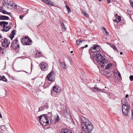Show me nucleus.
Instances as JSON below:
<instances>
[{"label":"nucleus","mask_w":133,"mask_h":133,"mask_svg":"<svg viewBox=\"0 0 133 133\" xmlns=\"http://www.w3.org/2000/svg\"><path fill=\"white\" fill-rule=\"evenodd\" d=\"M90 54L91 58L92 59H95L97 61V62L99 63L102 67H103L105 66V64L107 63V61L105 58H103L102 56L100 53L93 54L92 55L89 51Z\"/></svg>","instance_id":"1"},{"label":"nucleus","mask_w":133,"mask_h":133,"mask_svg":"<svg viewBox=\"0 0 133 133\" xmlns=\"http://www.w3.org/2000/svg\"><path fill=\"white\" fill-rule=\"evenodd\" d=\"M81 126L85 133H91L94 128L93 125L90 122L86 124H81Z\"/></svg>","instance_id":"2"},{"label":"nucleus","mask_w":133,"mask_h":133,"mask_svg":"<svg viewBox=\"0 0 133 133\" xmlns=\"http://www.w3.org/2000/svg\"><path fill=\"white\" fill-rule=\"evenodd\" d=\"M38 118L41 124L44 126H47L49 124V121L46 115H42L37 117Z\"/></svg>","instance_id":"3"},{"label":"nucleus","mask_w":133,"mask_h":133,"mask_svg":"<svg viewBox=\"0 0 133 133\" xmlns=\"http://www.w3.org/2000/svg\"><path fill=\"white\" fill-rule=\"evenodd\" d=\"M125 103H122L123 105L122 108V110L123 113L126 116H128V114L129 112L130 111V106L126 103L127 101L126 99H125L124 100Z\"/></svg>","instance_id":"4"},{"label":"nucleus","mask_w":133,"mask_h":133,"mask_svg":"<svg viewBox=\"0 0 133 133\" xmlns=\"http://www.w3.org/2000/svg\"><path fill=\"white\" fill-rule=\"evenodd\" d=\"M8 2L5 3V4L6 5H8L7 8L11 10H14L15 9L17 8L18 7L19 8V6L17 5H15V3L12 1H10L9 3Z\"/></svg>","instance_id":"5"},{"label":"nucleus","mask_w":133,"mask_h":133,"mask_svg":"<svg viewBox=\"0 0 133 133\" xmlns=\"http://www.w3.org/2000/svg\"><path fill=\"white\" fill-rule=\"evenodd\" d=\"M0 42L2 46L5 48L8 47L10 44V41L8 40L6 38L1 39Z\"/></svg>","instance_id":"6"},{"label":"nucleus","mask_w":133,"mask_h":133,"mask_svg":"<svg viewBox=\"0 0 133 133\" xmlns=\"http://www.w3.org/2000/svg\"><path fill=\"white\" fill-rule=\"evenodd\" d=\"M19 42L17 38L15 40L12 41L11 45V47L14 49L18 48L19 47Z\"/></svg>","instance_id":"7"},{"label":"nucleus","mask_w":133,"mask_h":133,"mask_svg":"<svg viewBox=\"0 0 133 133\" xmlns=\"http://www.w3.org/2000/svg\"><path fill=\"white\" fill-rule=\"evenodd\" d=\"M101 47L98 45H94L90 49V50L92 52H95L99 51L100 50Z\"/></svg>","instance_id":"8"},{"label":"nucleus","mask_w":133,"mask_h":133,"mask_svg":"<svg viewBox=\"0 0 133 133\" xmlns=\"http://www.w3.org/2000/svg\"><path fill=\"white\" fill-rule=\"evenodd\" d=\"M55 75V72L54 71H52L47 76V78L48 81H53V79L50 78L52 76H54Z\"/></svg>","instance_id":"9"},{"label":"nucleus","mask_w":133,"mask_h":133,"mask_svg":"<svg viewBox=\"0 0 133 133\" xmlns=\"http://www.w3.org/2000/svg\"><path fill=\"white\" fill-rule=\"evenodd\" d=\"M40 68L43 71L46 70L48 68V66L46 63L42 62L40 64Z\"/></svg>","instance_id":"10"},{"label":"nucleus","mask_w":133,"mask_h":133,"mask_svg":"<svg viewBox=\"0 0 133 133\" xmlns=\"http://www.w3.org/2000/svg\"><path fill=\"white\" fill-rule=\"evenodd\" d=\"M53 88L52 91L57 93H59L61 91V88L57 86H54Z\"/></svg>","instance_id":"11"},{"label":"nucleus","mask_w":133,"mask_h":133,"mask_svg":"<svg viewBox=\"0 0 133 133\" xmlns=\"http://www.w3.org/2000/svg\"><path fill=\"white\" fill-rule=\"evenodd\" d=\"M91 89L92 90H94L93 91L94 92H95L96 91L98 92H104V91L103 90H104V89H99L97 87L96 85H95L94 87L91 88Z\"/></svg>","instance_id":"12"},{"label":"nucleus","mask_w":133,"mask_h":133,"mask_svg":"<svg viewBox=\"0 0 133 133\" xmlns=\"http://www.w3.org/2000/svg\"><path fill=\"white\" fill-rule=\"evenodd\" d=\"M32 41L30 39L29 40V39H28V40L25 41H21V42L24 45H30L31 44V43L32 42Z\"/></svg>","instance_id":"13"},{"label":"nucleus","mask_w":133,"mask_h":133,"mask_svg":"<svg viewBox=\"0 0 133 133\" xmlns=\"http://www.w3.org/2000/svg\"><path fill=\"white\" fill-rule=\"evenodd\" d=\"M81 118L82 120V121L83 122V123H82L81 124H86L88 123H90V122L88 120V119L85 118V117L82 116L81 117Z\"/></svg>","instance_id":"14"},{"label":"nucleus","mask_w":133,"mask_h":133,"mask_svg":"<svg viewBox=\"0 0 133 133\" xmlns=\"http://www.w3.org/2000/svg\"><path fill=\"white\" fill-rule=\"evenodd\" d=\"M61 133H72V132L71 131L67 128H63L61 130Z\"/></svg>","instance_id":"15"},{"label":"nucleus","mask_w":133,"mask_h":133,"mask_svg":"<svg viewBox=\"0 0 133 133\" xmlns=\"http://www.w3.org/2000/svg\"><path fill=\"white\" fill-rule=\"evenodd\" d=\"M46 4H47L48 5H50L51 6L57 7V5H55L54 3L50 0H48V1H46Z\"/></svg>","instance_id":"16"},{"label":"nucleus","mask_w":133,"mask_h":133,"mask_svg":"<svg viewBox=\"0 0 133 133\" xmlns=\"http://www.w3.org/2000/svg\"><path fill=\"white\" fill-rule=\"evenodd\" d=\"M0 19L1 20H10V18L9 17L5 16H0Z\"/></svg>","instance_id":"17"},{"label":"nucleus","mask_w":133,"mask_h":133,"mask_svg":"<svg viewBox=\"0 0 133 133\" xmlns=\"http://www.w3.org/2000/svg\"><path fill=\"white\" fill-rule=\"evenodd\" d=\"M59 63L61 64V68L63 69H66V66L65 63L64 62H61L60 60V59H59Z\"/></svg>","instance_id":"18"},{"label":"nucleus","mask_w":133,"mask_h":133,"mask_svg":"<svg viewBox=\"0 0 133 133\" xmlns=\"http://www.w3.org/2000/svg\"><path fill=\"white\" fill-rule=\"evenodd\" d=\"M11 28L10 26H6L5 28L2 31L7 32Z\"/></svg>","instance_id":"19"},{"label":"nucleus","mask_w":133,"mask_h":133,"mask_svg":"<svg viewBox=\"0 0 133 133\" xmlns=\"http://www.w3.org/2000/svg\"><path fill=\"white\" fill-rule=\"evenodd\" d=\"M8 23L7 22L3 21L0 22V25L2 26V25H8Z\"/></svg>","instance_id":"20"},{"label":"nucleus","mask_w":133,"mask_h":133,"mask_svg":"<svg viewBox=\"0 0 133 133\" xmlns=\"http://www.w3.org/2000/svg\"><path fill=\"white\" fill-rule=\"evenodd\" d=\"M0 12L4 14H6V11L5 10H4L3 7L0 8Z\"/></svg>","instance_id":"21"},{"label":"nucleus","mask_w":133,"mask_h":133,"mask_svg":"<svg viewBox=\"0 0 133 133\" xmlns=\"http://www.w3.org/2000/svg\"><path fill=\"white\" fill-rule=\"evenodd\" d=\"M16 30H13L11 32V33L9 35V37H11L13 36H14V35L15 34Z\"/></svg>","instance_id":"22"},{"label":"nucleus","mask_w":133,"mask_h":133,"mask_svg":"<svg viewBox=\"0 0 133 133\" xmlns=\"http://www.w3.org/2000/svg\"><path fill=\"white\" fill-rule=\"evenodd\" d=\"M83 41H85L84 40L81 41L80 39L77 40L76 41V44L77 45H79L80 44V43H81Z\"/></svg>","instance_id":"23"},{"label":"nucleus","mask_w":133,"mask_h":133,"mask_svg":"<svg viewBox=\"0 0 133 133\" xmlns=\"http://www.w3.org/2000/svg\"><path fill=\"white\" fill-rule=\"evenodd\" d=\"M112 65V64L110 63V64H108L107 65L105 66V69H107L111 67Z\"/></svg>","instance_id":"24"},{"label":"nucleus","mask_w":133,"mask_h":133,"mask_svg":"<svg viewBox=\"0 0 133 133\" xmlns=\"http://www.w3.org/2000/svg\"><path fill=\"white\" fill-rule=\"evenodd\" d=\"M0 128L1 130L4 131L6 129V127L5 125H2L0 126Z\"/></svg>","instance_id":"25"},{"label":"nucleus","mask_w":133,"mask_h":133,"mask_svg":"<svg viewBox=\"0 0 133 133\" xmlns=\"http://www.w3.org/2000/svg\"><path fill=\"white\" fill-rule=\"evenodd\" d=\"M82 12L84 14V15L86 17H89V14L87 13L85 11H82Z\"/></svg>","instance_id":"26"},{"label":"nucleus","mask_w":133,"mask_h":133,"mask_svg":"<svg viewBox=\"0 0 133 133\" xmlns=\"http://www.w3.org/2000/svg\"><path fill=\"white\" fill-rule=\"evenodd\" d=\"M49 84L47 83H45V84L43 85V87L44 88H46L47 87H49Z\"/></svg>","instance_id":"27"},{"label":"nucleus","mask_w":133,"mask_h":133,"mask_svg":"<svg viewBox=\"0 0 133 133\" xmlns=\"http://www.w3.org/2000/svg\"><path fill=\"white\" fill-rule=\"evenodd\" d=\"M2 79L1 80H2L5 82H6L7 81V80L6 79L5 77L4 76H3L2 77Z\"/></svg>","instance_id":"28"},{"label":"nucleus","mask_w":133,"mask_h":133,"mask_svg":"<svg viewBox=\"0 0 133 133\" xmlns=\"http://www.w3.org/2000/svg\"><path fill=\"white\" fill-rule=\"evenodd\" d=\"M66 113L68 115L70 114V110L68 108H66Z\"/></svg>","instance_id":"29"},{"label":"nucleus","mask_w":133,"mask_h":133,"mask_svg":"<svg viewBox=\"0 0 133 133\" xmlns=\"http://www.w3.org/2000/svg\"><path fill=\"white\" fill-rule=\"evenodd\" d=\"M55 120L56 122H59L60 121V118L58 115H57V117L55 118Z\"/></svg>","instance_id":"30"},{"label":"nucleus","mask_w":133,"mask_h":133,"mask_svg":"<svg viewBox=\"0 0 133 133\" xmlns=\"http://www.w3.org/2000/svg\"><path fill=\"white\" fill-rule=\"evenodd\" d=\"M65 7L68 11V13H70L71 12V10L69 6L68 5H67L65 6Z\"/></svg>","instance_id":"31"},{"label":"nucleus","mask_w":133,"mask_h":133,"mask_svg":"<svg viewBox=\"0 0 133 133\" xmlns=\"http://www.w3.org/2000/svg\"><path fill=\"white\" fill-rule=\"evenodd\" d=\"M61 25L62 27V28L64 30H65L66 29V28L65 27V25H64L63 22L61 23Z\"/></svg>","instance_id":"32"},{"label":"nucleus","mask_w":133,"mask_h":133,"mask_svg":"<svg viewBox=\"0 0 133 133\" xmlns=\"http://www.w3.org/2000/svg\"><path fill=\"white\" fill-rule=\"evenodd\" d=\"M116 18V19H117L118 21V22H119L121 20V17L119 16H118Z\"/></svg>","instance_id":"33"},{"label":"nucleus","mask_w":133,"mask_h":133,"mask_svg":"<svg viewBox=\"0 0 133 133\" xmlns=\"http://www.w3.org/2000/svg\"><path fill=\"white\" fill-rule=\"evenodd\" d=\"M44 108H45L46 109H47L49 108L48 104L47 103L45 104L44 106Z\"/></svg>","instance_id":"34"},{"label":"nucleus","mask_w":133,"mask_h":133,"mask_svg":"<svg viewBox=\"0 0 133 133\" xmlns=\"http://www.w3.org/2000/svg\"><path fill=\"white\" fill-rule=\"evenodd\" d=\"M112 46V48L114 50H115L116 51H118V50L117 49L115 45H114L113 46Z\"/></svg>","instance_id":"35"},{"label":"nucleus","mask_w":133,"mask_h":133,"mask_svg":"<svg viewBox=\"0 0 133 133\" xmlns=\"http://www.w3.org/2000/svg\"><path fill=\"white\" fill-rule=\"evenodd\" d=\"M28 39H29V37L27 36H26L24 38H23L22 39L21 41H25L28 40Z\"/></svg>","instance_id":"36"},{"label":"nucleus","mask_w":133,"mask_h":133,"mask_svg":"<svg viewBox=\"0 0 133 133\" xmlns=\"http://www.w3.org/2000/svg\"><path fill=\"white\" fill-rule=\"evenodd\" d=\"M44 108L43 107H39V110H38V111H41L43 110V109Z\"/></svg>","instance_id":"37"},{"label":"nucleus","mask_w":133,"mask_h":133,"mask_svg":"<svg viewBox=\"0 0 133 133\" xmlns=\"http://www.w3.org/2000/svg\"><path fill=\"white\" fill-rule=\"evenodd\" d=\"M130 80L131 81H133V76L131 75L129 77Z\"/></svg>","instance_id":"38"},{"label":"nucleus","mask_w":133,"mask_h":133,"mask_svg":"<svg viewBox=\"0 0 133 133\" xmlns=\"http://www.w3.org/2000/svg\"><path fill=\"white\" fill-rule=\"evenodd\" d=\"M25 16V15H23V16L21 15H20V16H19V18L21 19L22 20L23 19V17H24Z\"/></svg>","instance_id":"39"},{"label":"nucleus","mask_w":133,"mask_h":133,"mask_svg":"<svg viewBox=\"0 0 133 133\" xmlns=\"http://www.w3.org/2000/svg\"><path fill=\"white\" fill-rule=\"evenodd\" d=\"M127 12H128V15H129V17H130V18L131 19V14H129V12H130V11L129 10H127Z\"/></svg>","instance_id":"40"},{"label":"nucleus","mask_w":133,"mask_h":133,"mask_svg":"<svg viewBox=\"0 0 133 133\" xmlns=\"http://www.w3.org/2000/svg\"><path fill=\"white\" fill-rule=\"evenodd\" d=\"M116 74L118 75V76H119L120 77H121V74L119 72H117Z\"/></svg>","instance_id":"41"},{"label":"nucleus","mask_w":133,"mask_h":133,"mask_svg":"<svg viewBox=\"0 0 133 133\" xmlns=\"http://www.w3.org/2000/svg\"><path fill=\"white\" fill-rule=\"evenodd\" d=\"M6 25H2V26H2L3 27V29H2V31L4 29V28L6 27L5 26Z\"/></svg>","instance_id":"42"},{"label":"nucleus","mask_w":133,"mask_h":133,"mask_svg":"<svg viewBox=\"0 0 133 133\" xmlns=\"http://www.w3.org/2000/svg\"><path fill=\"white\" fill-rule=\"evenodd\" d=\"M113 21L114 22H115L116 23H118L119 22H118V21L117 19H116V18L115 19H114Z\"/></svg>","instance_id":"43"},{"label":"nucleus","mask_w":133,"mask_h":133,"mask_svg":"<svg viewBox=\"0 0 133 133\" xmlns=\"http://www.w3.org/2000/svg\"><path fill=\"white\" fill-rule=\"evenodd\" d=\"M107 44H108L109 45H110V46L111 48L112 47V46H113L114 45H112L111 44V43H108V42L107 43Z\"/></svg>","instance_id":"44"},{"label":"nucleus","mask_w":133,"mask_h":133,"mask_svg":"<svg viewBox=\"0 0 133 133\" xmlns=\"http://www.w3.org/2000/svg\"><path fill=\"white\" fill-rule=\"evenodd\" d=\"M130 4L131 6L133 8V2H130Z\"/></svg>","instance_id":"45"},{"label":"nucleus","mask_w":133,"mask_h":133,"mask_svg":"<svg viewBox=\"0 0 133 133\" xmlns=\"http://www.w3.org/2000/svg\"><path fill=\"white\" fill-rule=\"evenodd\" d=\"M88 46V45L87 44V45H86L84 47H82V48L83 49L85 48H86Z\"/></svg>","instance_id":"46"},{"label":"nucleus","mask_w":133,"mask_h":133,"mask_svg":"<svg viewBox=\"0 0 133 133\" xmlns=\"http://www.w3.org/2000/svg\"><path fill=\"white\" fill-rule=\"evenodd\" d=\"M11 14V13L9 12H8L7 11H6V14H8L9 15H10Z\"/></svg>","instance_id":"47"},{"label":"nucleus","mask_w":133,"mask_h":133,"mask_svg":"<svg viewBox=\"0 0 133 133\" xmlns=\"http://www.w3.org/2000/svg\"><path fill=\"white\" fill-rule=\"evenodd\" d=\"M64 3L65 5V6L67 5H68L67 4V3L66 1H64Z\"/></svg>","instance_id":"48"},{"label":"nucleus","mask_w":133,"mask_h":133,"mask_svg":"<svg viewBox=\"0 0 133 133\" xmlns=\"http://www.w3.org/2000/svg\"><path fill=\"white\" fill-rule=\"evenodd\" d=\"M105 33H106L107 34V36H108L109 35V33H108V32L107 31V30H105Z\"/></svg>","instance_id":"49"},{"label":"nucleus","mask_w":133,"mask_h":133,"mask_svg":"<svg viewBox=\"0 0 133 133\" xmlns=\"http://www.w3.org/2000/svg\"><path fill=\"white\" fill-rule=\"evenodd\" d=\"M107 1L108 4L110 3L111 2V1L110 0H107Z\"/></svg>","instance_id":"50"},{"label":"nucleus","mask_w":133,"mask_h":133,"mask_svg":"<svg viewBox=\"0 0 133 133\" xmlns=\"http://www.w3.org/2000/svg\"><path fill=\"white\" fill-rule=\"evenodd\" d=\"M9 25H10V26L11 25H12V22L10 23H9V24L8 26H9Z\"/></svg>","instance_id":"51"},{"label":"nucleus","mask_w":133,"mask_h":133,"mask_svg":"<svg viewBox=\"0 0 133 133\" xmlns=\"http://www.w3.org/2000/svg\"><path fill=\"white\" fill-rule=\"evenodd\" d=\"M118 16H119L118 15V14H115V17L116 18Z\"/></svg>","instance_id":"52"},{"label":"nucleus","mask_w":133,"mask_h":133,"mask_svg":"<svg viewBox=\"0 0 133 133\" xmlns=\"http://www.w3.org/2000/svg\"><path fill=\"white\" fill-rule=\"evenodd\" d=\"M102 29H103L104 32L106 30V29L104 27H103Z\"/></svg>","instance_id":"53"},{"label":"nucleus","mask_w":133,"mask_h":133,"mask_svg":"<svg viewBox=\"0 0 133 133\" xmlns=\"http://www.w3.org/2000/svg\"><path fill=\"white\" fill-rule=\"evenodd\" d=\"M131 114L132 118H133V110L132 111Z\"/></svg>","instance_id":"54"},{"label":"nucleus","mask_w":133,"mask_h":133,"mask_svg":"<svg viewBox=\"0 0 133 133\" xmlns=\"http://www.w3.org/2000/svg\"><path fill=\"white\" fill-rule=\"evenodd\" d=\"M42 1H43L46 4V1H48V0H42Z\"/></svg>","instance_id":"55"},{"label":"nucleus","mask_w":133,"mask_h":133,"mask_svg":"<svg viewBox=\"0 0 133 133\" xmlns=\"http://www.w3.org/2000/svg\"><path fill=\"white\" fill-rule=\"evenodd\" d=\"M3 38V37L2 36V35L1 34H0V39L2 38Z\"/></svg>","instance_id":"56"},{"label":"nucleus","mask_w":133,"mask_h":133,"mask_svg":"<svg viewBox=\"0 0 133 133\" xmlns=\"http://www.w3.org/2000/svg\"><path fill=\"white\" fill-rule=\"evenodd\" d=\"M14 37V36H13L11 37H10V38L11 39V40H12Z\"/></svg>","instance_id":"57"},{"label":"nucleus","mask_w":133,"mask_h":133,"mask_svg":"<svg viewBox=\"0 0 133 133\" xmlns=\"http://www.w3.org/2000/svg\"><path fill=\"white\" fill-rule=\"evenodd\" d=\"M23 71V72H25L26 73H27V72H26V71H18V72H20V71Z\"/></svg>","instance_id":"58"},{"label":"nucleus","mask_w":133,"mask_h":133,"mask_svg":"<svg viewBox=\"0 0 133 133\" xmlns=\"http://www.w3.org/2000/svg\"><path fill=\"white\" fill-rule=\"evenodd\" d=\"M128 94H127L126 95V96H125V97L126 98H127L128 97Z\"/></svg>","instance_id":"59"},{"label":"nucleus","mask_w":133,"mask_h":133,"mask_svg":"<svg viewBox=\"0 0 133 133\" xmlns=\"http://www.w3.org/2000/svg\"><path fill=\"white\" fill-rule=\"evenodd\" d=\"M38 53L39 55H41L42 54L41 52H39Z\"/></svg>","instance_id":"60"},{"label":"nucleus","mask_w":133,"mask_h":133,"mask_svg":"<svg viewBox=\"0 0 133 133\" xmlns=\"http://www.w3.org/2000/svg\"><path fill=\"white\" fill-rule=\"evenodd\" d=\"M122 54H123V52H120V55H122Z\"/></svg>","instance_id":"61"},{"label":"nucleus","mask_w":133,"mask_h":133,"mask_svg":"<svg viewBox=\"0 0 133 133\" xmlns=\"http://www.w3.org/2000/svg\"><path fill=\"white\" fill-rule=\"evenodd\" d=\"M2 79V77L0 76V80H1V79Z\"/></svg>","instance_id":"62"},{"label":"nucleus","mask_w":133,"mask_h":133,"mask_svg":"<svg viewBox=\"0 0 133 133\" xmlns=\"http://www.w3.org/2000/svg\"><path fill=\"white\" fill-rule=\"evenodd\" d=\"M2 49V48L1 47H0V52L1 51Z\"/></svg>","instance_id":"63"},{"label":"nucleus","mask_w":133,"mask_h":133,"mask_svg":"<svg viewBox=\"0 0 133 133\" xmlns=\"http://www.w3.org/2000/svg\"><path fill=\"white\" fill-rule=\"evenodd\" d=\"M73 51H71L70 53H73Z\"/></svg>","instance_id":"64"}]
</instances>
